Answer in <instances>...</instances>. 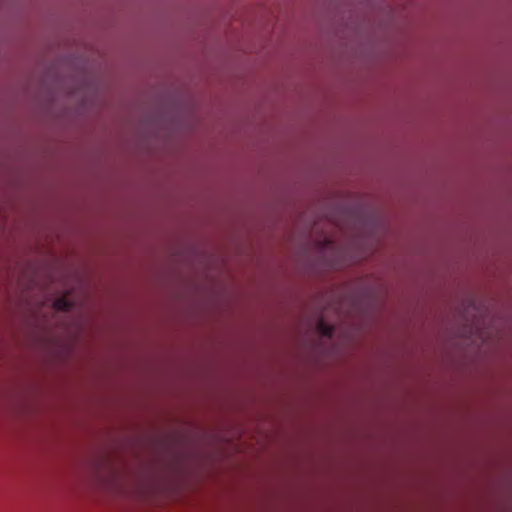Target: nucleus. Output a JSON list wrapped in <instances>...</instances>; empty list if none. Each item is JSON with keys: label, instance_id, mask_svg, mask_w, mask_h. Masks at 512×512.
<instances>
[{"label": "nucleus", "instance_id": "nucleus-2", "mask_svg": "<svg viewBox=\"0 0 512 512\" xmlns=\"http://www.w3.org/2000/svg\"><path fill=\"white\" fill-rule=\"evenodd\" d=\"M54 306L58 310L68 311L71 309L72 303L66 297H60L55 301Z\"/></svg>", "mask_w": 512, "mask_h": 512}, {"label": "nucleus", "instance_id": "nucleus-1", "mask_svg": "<svg viewBox=\"0 0 512 512\" xmlns=\"http://www.w3.org/2000/svg\"><path fill=\"white\" fill-rule=\"evenodd\" d=\"M318 331L326 337H331L334 333V327L328 323H326L323 319H321L317 324Z\"/></svg>", "mask_w": 512, "mask_h": 512}]
</instances>
